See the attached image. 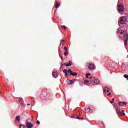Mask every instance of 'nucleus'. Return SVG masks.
Here are the masks:
<instances>
[{
  "mask_svg": "<svg viewBox=\"0 0 128 128\" xmlns=\"http://www.w3.org/2000/svg\"><path fill=\"white\" fill-rule=\"evenodd\" d=\"M60 6V3L56 2L55 4V7L56 8H58Z\"/></svg>",
  "mask_w": 128,
  "mask_h": 128,
  "instance_id": "nucleus-11",
  "label": "nucleus"
},
{
  "mask_svg": "<svg viewBox=\"0 0 128 128\" xmlns=\"http://www.w3.org/2000/svg\"><path fill=\"white\" fill-rule=\"evenodd\" d=\"M16 122H18L20 120V116H18L16 117Z\"/></svg>",
  "mask_w": 128,
  "mask_h": 128,
  "instance_id": "nucleus-9",
  "label": "nucleus"
},
{
  "mask_svg": "<svg viewBox=\"0 0 128 128\" xmlns=\"http://www.w3.org/2000/svg\"><path fill=\"white\" fill-rule=\"evenodd\" d=\"M32 120H34V116H32Z\"/></svg>",
  "mask_w": 128,
  "mask_h": 128,
  "instance_id": "nucleus-44",
  "label": "nucleus"
},
{
  "mask_svg": "<svg viewBox=\"0 0 128 128\" xmlns=\"http://www.w3.org/2000/svg\"><path fill=\"white\" fill-rule=\"evenodd\" d=\"M126 20H128V19H126V17H122L120 18V22H118V26H122V24H126Z\"/></svg>",
  "mask_w": 128,
  "mask_h": 128,
  "instance_id": "nucleus-2",
  "label": "nucleus"
},
{
  "mask_svg": "<svg viewBox=\"0 0 128 128\" xmlns=\"http://www.w3.org/2000/svg\"><path fill=\"white\" fill-rule=\"evenodd\" d=\"M94 80V78H93L92 80L90 81V84H96V81Z\"/></svg>",
  "mask_w": 128,
  "mask_h": 128,
  "instance_id": "nucleus-12",
  "label": "nucleus"
},
{
  "mask_svg": "<svg viewBox=\"0 0 128 128\" xmlns=\"http://www.w3.org/2000/svg\"><path fill=\"white\" fill-rule=\"evenodd\" d=\"M126 102H119V106H126Z\"/></svg>",
  "mask_w": 128,
  "mask_h": 128,
  "instance_id": "nucleus-10",
  "label": "nucleus"
},
{
  "mask_svg": "<svg viewBox=\"0 0 128 128\" xmlns=\"http://www.w3.org/2000/svg\"><path fill=\"white\" fill-rule=\"evenodd\" d=\"M64 50H65L66 52V50H68V48L66 46H64Z\"/></svg>",
  "mask_w": 128,
  "mask_h": 128,
  "instance_id": "nucleus-29",
  "label": "nucleus"
},
{
  "mask_svg": "<svg viewBox=\"0 0 128 128\" xmlns=\"http://www.w3.org/2000/svg\"><path fill=\"white\" fill-rule=\"evenodd\" d=\"M122 116H126V114H124V110H122Z\"/></svg>",
  "mask_w": 128,
  "mask_h": 128,
  "instance_id": "nucleus-18",
  "label": "nucleus"
},
{
  "mask_svg": "<svg viewBox=\"0 0 128 128\" xmlns=\"http://www.w3.org/2000/svg\"><path fill=\"white\" fill-rule=\"evenodd\" d=\"M100 84V80H96L95 84Z\"/></svg>",
  "mask_w": 128,
  "mask_h": 128,
  "instance_id": "nucleus-21",
  "label": "nucleus"
},
{
  "mask_svg": "<svg viewBox=\"0 0 128 128\" xmlns=\"http://www.w3.org/2000/svg\"><path fill=\"white\" fill-rule=\"evenodd\" d=\"M102 124L104 128V123L103 122H102Z\"/></svg>",
  "mask_w": 128,
  "mask_h": 128,
  "instance_id": "nucleus-32",
  "label": "nucleus"
},
{
  "mask_svg": "<svg viewBox=\"0 0 128 128\" xmlns=\"http://www.w3.org/2000/svg\"><path fill=\"white\" fill-rule=\"evenodd\" d=\"M61 28H63V30H66V26H61Z\"/></svg>",
  "mask_w": 128,
  "mask_h": 128,
  "instance_id": "nucleus-20",
  "label": "nucleus"
},
{
  "mask_svg": "<svg viewBox=\"0 0 128 128\" xmlns=\"http://www.w3.org/2000/svg\"><path fill=\"white\" fill-rule=\"evenodd\" d=\"M19 128H26V126L24 125V124H22L19 126Z\"/></svg>",
  "mask_w": 128,
  "mask_h": 128,
  "instance_id": "nucleus-15",
  "label": "nucleus"
},
{
  "mask_svg": "<svg viewBox=\"0 0 128 128\" xmlns=\"http://www.w3.org/2000/svg\"><path fill=\"white\" fill-rule=\"evenodd\" d=\"M104 92H106V89H104Z\"/></svg>",
  "mask_w": 128,
  "mask_h": 128,
  "instance_id": "nucleus-36",
  "label": "nucleus"
},
{
  "mask_svg": "<svg viewBox=\"0 0 128 128\" xmlns=\"http://www.w3.org/2000/svg\"><path fill=\"white\" fill-rule=\"evenodd\" d=\"M63 72L64 74H66L68 73V70H66V69H64V70H63Z\"/></svg>",
  "mask_w": 128,
  "mask_h": 128,
  "instance_id": "nucleus-19",
  "label": "nucleus"
},
{
  "mask_svg": "<svg viewBox=\"0 0 128 128\" xmlns=\"http://www.w3.org/2000/svg\"><path fill=\"white\" fill-rule=\"evenodd\" d=\"M127 80H128V78H127Z\"/></svg>",
  "mask_w": 128,
  "mask_h": 128,
  "instance_id": "nucleus-48",
  "label": "nucleus"
},
{
  "mask_svg": "<svg viewBox=\"0 0 128 128\" xmlns=\"http://www.w3.org/2000/svg\"><path fill=\"white\" fill-rule=\"evenodd\" d=\"M114 98H112V101H110V102L111 104H112V103H114Z\"/></svg>",
  "mask_w": 128,
  "mask_h": 128,
  "instance_id": "nucleus-26",
  "label": "nucleus"
},
{
  "mask_svg": "<svg viewBox=\"0 0 128 128\" xmlns=\"http://www.w3.org/2000/svg\"><path fill=\"white\" fill-rule=\"evenodd\" d=\"M70 76H78V73L76 72H72V74H70Z\"/></svg>",
  "mask_w": 128,
  "mask_h": 128,
  "instance_id": "nucleus-14",
  "label": "nucleus"
},
{
  "mask_svg": "<svg viewBox=\"0 0 128 128\" xmlns=\"http://www.w3.org/2000/svg\"><path fill=\"white\" fill-rule=\"evenodd\" d=\"M76 80L75 78L72 80H70V84H72L74 82H76Z\"/></svg>",
  "mask_w": 128,
  "mask_h": 128,
  "instance_id": "nucleus-13",
  "label": "nucleus"
},
{
  "mask_svg": "<svg viewBox=\"0 0 128 128\" xmlns=\"http://www.w3.org/2000/svg\"><path fill=\"white\" fill-rule=\"evenodd\" d=\"M62 42H64V40H62Z\"/></svg>",
  "mask_w": 128,
  "mask_h": 128,
  "instance_id": "nucleus-40",
  "label": "nucleus"
},
{
  "mask_svg": "<svg viewBox=\"0 0 128 128\" xmlns=\"http://www.w3.org/2000/svg\"><path fill=\"white\" fill-rule=\"evenodd\" d=\"M68 52H64V56H68Z\"/></svg>",
  "mask_w": 128,
  "mask_h": 128,
  "instance_id": "nucleus-22",
  "label": "nucleus"
},
{
  "mask_svg": "<svg viewBox=\"0 0 128 128\" xmlns=\"http://www.w3.org/2000/svg\"><path fill=\"white\" fill-rule=\"evenodd\" d=\"M36 122L37 124H40V121H37Z\"/></svg>",
  "mask_w": 128,
  "mask_h": 128,
  "instance_id": "nucleus-34",
  "label": "nucleus"
},
{
  "mask_svg": "<svg viewBox=\"0 0 128 128\" xmlns=\"http://www.w3.org/2000/svg\"><path fill=\"white\" fill-rule=\"evenodd\" d=\"M69 75H70V74H68V72H67V73L65 74L66 76H68Z\"/></svg>",
  "mask_w": 128,
  "mask_h": 128,
  "instance_id": "nucleus-28",
  "label": "nucleus"
},
{
  "mask_svg": "<svg viewBox=\"0 0 128 128\" xmlns=\"http://www.w3.org/2000/svg\"><path fill=\"white\" fill-rule=\"evenodd\" d=\"M18 100L19 102H20L21 104H22V102H23L22 99V98H19Z\"/></svg>",
  "mask_w": 128,
  "mask_h": 128,
  "instance_id": "nucleus-16",
  "label": "nucleus"
},
{
  "mask_svg": "<svg viewBox=\"0 0 128 128\" xmlns=\"http://www.w3.org/2000/svg\"><path fill=\"white\" fill-rule=\"evenodd\" d=\"M116 112L117 114H119V116H122V112H120V109L118 108L116 109Z\"/></svg>",
  "mask_w": 128,
  "mask_h": 128,
  "instance_id": "nucleus-7",
  "label": "nucleus"
},
{
  "mask_svg": "<svg viewBox=\"0 0 128 128\" xmlns=\"http://www.w3.org/2000/svg\"><path fill=\"white\" fill-rule=\"evenodd\" d=\"M126 30H128V27L125 28H119L117 30V34L120 36H121V40H124V44L125 46H126V44L128 40V33L126 34Z\"/></svg>",
  "mask_w": 128,
  "mask_h": 128,
  "instance_id": "nucleus-1",
  "label": "nucleus"
},
{
  "mask_svg": "<svg viewBox=\"0 0 128 128\" xmlns=\"http://www.w3.org/2000/svg\"><path fill=\"white\" fill-rule=\"evenodd\" d=\"M61 64H62V66H64V64H62V63H61Z\"/></svg>",
  "mask_w": 128,
  "mask_h": 128,
  "instance_id": "nucleus-38",
  "label": "nucleus"
},
{
  "mask_svg": "<svg viewBox=\"0 0 128 128\" xmlns=\"http://www.w3.org/2000/svg\"><path fill=\"white\" fill-rule=\"evenodd\" d=\"M80 120H84V118L81 117V118H80Z\"/></svg>",
  "mask_w": 128,
  "mask_h": 128,
  "instance_id": "nucleus-43",
  "label": "nucleus"
},
{
  "mask_svg": "<svg viewBox=\"0 0 128 128\" xmlns=\"http://www.w3.org/2000/svg\"><path fill=\"white\" fill-rule=\"evenodd\" d=\"M64 64H66V66H72V61H70L69 64H66V63H64Z\"/></svg>",
  "mask_w": 128,
  "mask_h": 128,
  "instance_id": "nucleus-8",
  "label": "nucleus"
},
{
  "mask_svg": "<svg viewBox=\"0 0 128 128\" xmlns=\"http://www.w3.org/2000/svg\"><path fill=\"white\" fill-rule=\"evenodd\" d=\"M84 82L88 83V82H90V81L88 80H84Z\"/></svg>",
  "mask_w": 128,
  "mask_h": 128,
  "instance_id": "nucleus-27",
  "label": "nucleus"
},
{
  "mask_svg": "<svg viewBox=\"0 0 128 128\" xmlns=\"http://www.w3.org/2000/svg\"><path fill=\"white\" fill-rule=\"evenodd\" d=\"M86 112H90V108H87L86 110H85Z\"/></svg>",
  "mask_w": 128,
  "mask_h": 128,
  "instance_id": "nucleus-17",
  "label": "nucleus"
},
{
  "mask_svg": "<svg viewBox=\"0 0 128 128\" xmlns=\"http://www.w3.org/2000/svg\"><path fill=\"white\" fill-rule=\"evenodd\" d=\"M86 76H90V73L86 74Z\"/></svg>",
  "mask_w": 128,
  "mask_h": 128,
  "instance_id": "nucleus-33",
  "label": "nucleus"
},
{
  "mask_svg": "<svg viewBox=\"0 0 128 128\" xmlns=\"http://www.w3.org/2000/svg\"><path fill=\"white\" fill-rule=\"evenodd\" d=\"M58 73L54 71L52 72V76L54 78H56V76H58Z\"/></svg>",
  "mask_w": 128,
  "mask_h": 128,
  "instance_id": "nucleus-6",
  "label": "nucleus"
},
{
  "mask_svg": "<svg viewBox=\"0 0 128 128\" xmlns=\"http://www.w3.org/2000/svg\"><path fill=\"white\" fill-rule=\"evenodd\" d=\"M68 72H69L70 74H72V70L68 69Z\"/></svg>",
  "mask_w": 128,
  "mask_h": 128,
  "instance_id": "nucleus-23",
  "label": "nucleus"
},
{
  "mask_svg": "<svg viewBox=\"0 0 128 128\" xmlns=\"http://www.w3.org/2000/svg\"><path fill=\"white\" fill-rule=\"evenodd\" d=\"M86 78H88V75H86Z\"/></svg>",
  "mask_w": 128,
  "mask_h": 128,
  "instance_id": "nucleus-39",
  "label": "nucleus"
},
{
  "mask_svg": "<svg viewBox=\"0 0 128 128\" xmlns=\"http://www.w3.org/2000/svg\"><path fill=\"white\" fill-rule=\"evenodd\" d=\"M90 108V110H92V108Z\"/></svg>",
  "mask_w": 128,
  "mask_h": 128,
  "instance_id": "nucleus-47",
  "label": "nucleus"
},
{
  "mask_svg": "<svg viewBox=\"0 0 128 128\" xmlns=\"http://www.w3.org/2000/svg\"><path fill=\"white\" fill-rule=\"evenodd\" d=\"M114 106H118V104H114Z\"/></svg>",
  "mask_w": 128,
  "mask_h": 128,
  "instance_id": "nucleus-42",
  "label": "nucleus"
},
{
  "mask_svg": "<svg viewBox=\"0 0 128 128\" xmlns=\"http://www.w3.org/2000/svg\"><path fill=\"white\" fill-rule=\"evenodd\" d=\"M112 94V93L110 92L109 94H108V96H110Z\"/></svg>",
  "mask_w": 128,
  "mask_h": 128,
  "instance_id": "nucleus-37",
  "label": "nucleus"
},
{
  "mask_svg": "<svg viewBox=\"0 0 128 128\" xmlns=\"http://www.w3.org/2000/svg\"><path fill=\"white\" fill-rule=\"evenodd\" d=\"M117 9L120 12H122L124 10V6H122V4H119L118 6Z\"/></svg>",
  "mask_w": 128,
  "mask_h": 128,
  "instance_id": "nucleus-3",
  "label": "nucleus"
},
{
  "mask_svg": "<svg viewBox=\"0 0 128 128\" xmlns=\"http://www.w3.org/2000/svg\"><path fill=\"white\" fill-rule=\"evenodd\" d=\"M61 60H64V58L62 57V56H61Z\"/></svg>",
  "mask_w": 128,
  "mask_h": 128,
  "instance_id": "nucleus-35",
  "label": "nucleus"
},
{
  "mask_svg": "<svg viewBox=\"0 0 128 128\" xmlns=\"http://www.w3.org/2000/svg\"><path fill=\"white\" fill-rule=\"evenodd\" d=\"M82 84H80V86H82Z\"/></svg>",
  "mask_w": 128,
  "mask_h": 128,
  "instance_id": "nucleus-46",
  "label": "nucleus"
},
{
  "mask_svg": "<svg viewBox=\"0 0 128 128\" xmlns=\"http://www.w3.org/2000/svg\"><path fill=\"white\" fill-rule=\"evenodd\" d=\"M76 118H78V120H80V118L78 116H76Z\"/></svg>",
  "mask_w": 128,
  "mask_h": 128,
  "instance_id": "nucleus-31",
  "label": "nucleus"
},
{
  "mask_svg": "<svg viewBox=\"0 0 128 128\" xmlns=\"http://www.w3.org/2000/svg\"><path fill=\"white\" fill-rule=\"evenodd\" d=\"M66 82H67V84H70V80H69L68 79Z\"/></svg>",
  "mask_w": 128,
  "mask_h": 128,
  "instance_id": "nucleus-24",
  "label": "nucleus"
},
{
  "mask_svg": "<svg viewBox=\"0 0 128 128\" xmlns=\"http://www.w3.org/2000/svg\"><path fill=\"white\" fill-rule=\"evenodd\" d=\"M27 106H30V104H27Z\"/></svg>",
  "mask_w": 128,
  "mask_h": 128,
  "instance_id": "nucleus-45",
  "label": "nucleus"
},
{
  "mask_svg": "<svg viewBox=\"0 0 128 128\" xmlns=\"http://www.w3.org/2000/svg\"><path fill=\"white\" fill-rule=\"evenodd\" d=\"M106 88L107 90V92H110V90H108V88L106 87Z\"/></svg>",
  "mask_w": 128,
  "mask_h": 128,
  "instance_id": "nucleus-30",
  "label": "nucleus"
},
{
  "mask_svg": "<svg viewBox=\"0 0 128 128\" xmlns=\"http://www.w3.org/2000/svg\"><path fill=\"white\" fill-rule=\"evenodd\" d=\"M124 78H128V74H124Z\"/></svg>",
  "mask_w": 128,
  "mask_h": 128,
  "instance_id": "nucleus-25",
  "label": "nucleus"
},
{
  "mask_svg": "<svg viewBox=\"0 0 128 128\" xmlns=\"http://www.w3.org/2000/svg\"><path fill=\"white\" fill-rule=\"evenodd\" d=\"M89 78H90V79H92V78L93 79L94 78H92V77L91 76V77Z\"/></svg>",
  "mask_w": 128,
  "mask_h": 128,
  "instance_id": "nucleus-41",
  "label": "nucleus"
},
{
  "mask_svg": "<svg viewBox=\"0 0 128 128\" xmlns=\"http://www.w3.org/2000/svg\"><path fill=\"white\" fill-rule=\"evenodd\" d=\"M88 68L90 70H94L96 68V66L92 64H90L88 66Z\"/></svg>",
  "mask_w": 128,
  "mask_h": 128,
  "instance_id": "nucleus-4",
  "label": "nucleus"
},
{
  "mask_svg": "<svg viewBox=\"0 0 128 128\" xmlns=\"http://www.w3.org/2000/svg\"><path fill=\"white\" fill-rule=\"evenodd\" d=\"M32 126H34V124L32 122H27L26 123V128H32Z\"/></svg>",
  "mask_w": 128,
  "mask_h": 128,
  "instance_id": "nucleus-5",
  "label": "nucleus"
}]
</instances>
